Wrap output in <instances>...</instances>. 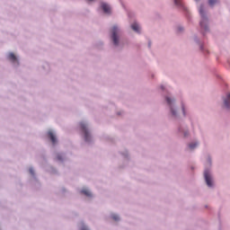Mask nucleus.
Returning a JSON list of instances; mask_svg holds the SVG:
<instances>
[{
	"mask_svg": "<svg viewBox=\"0 0 230 230\" xmlns=\"http://www.w3.org/2000/svg\"><path fill=\"white\" fill-rule=\"evenodd\" d=\"M196 1H199V0H196Z\"/></svg>",
	"mask_w": 230,
	"mask_h": 230,
	"instance_id": "21",
	"label": "nucleus"
},
{
	"mask_svg": "<svg viewBox=\"0 0 230 230\" xmlns=\"http://www.w3.org/2000/svg\"><path fill=\"white\" fill-rule=\"evenodd\" d=\"M183 114H184V108H183Z\"/></svg>",
	"mask_w": 230,
	"mask_h": 230,
	"instance_id": "20",
	"label": "nucleus"
},
{
	"mask_svg": "<svg viewBox=\"0 0 230 230\" xmlns=\"http://www.w3.org/2000/svg\"><path fill=\"white\" fill-rule=\"evenodd\" d=\"M224 104L226 109H230V93H227L226 98L224 100Z\"/></svg>",
	"mask_w": 230,
	"mask_h": 230,
	"instance_id": "7",
	"label": "nucleus"
},
{
	"mask_svg": "<svg viewBox=\"0 0 230 230\" xmlns=\"http://www.w3.org/2000/svg\"><path fill=\"white\" fill-rule=\"evenodd\" d=\"M30 173H31V175H34V174H35V172H33L32 169H30Z\"/></svg>",
	"mask_w": 230,
	"mask_h": 230,
	"instance_id": "18",
	"label": "nucleus"
},
{
	"mask_svg": "<svg viewBox=\"0 0 230 230\" xmlns=\"http://www.w3.org/2000/svg\"><path fill=\"white\" fill-rule=\"evenodd\" d=\"M166 102L168 105H172V99H170V97H166Z\"/></svg>",
	"mask_w": 230,
	"mask_h": 230,
	"instance_id": "14",
	"label": "nucleus"
},
{
	"mask_svg": "<svg viewBox=\"0 0 230 230\" xmlns=\"http://www.w3.org/2000/svg\"><path fill=\"white\" fill-rule=\"evenodd\" d=\"M8 58L11 60V62H18L17 57H15V54L13 53H10Z\"/></svg>",
	"mask_w": 230,
	"mask_h": 230,
	"instance_id": "8",
	"label": "nucleus"
},
{
	"mask_svg": "<svg viewBox=\"0 0 230 230\" xmlns=\"http://www.w3.org/2000/svg\"><path fill=\"white\" fill-rule=\"evenodd\" d=\"M174 4L176 6H182V2H181V0H174Z\"/></svg>",
	"mask_w": 230,
	"mask_h": 230,
	"instance_id": "13",
	"label": "nucleus"
},
{
	"mask_svg": "<svg viewBox=\"0 0 230 230\" xmlns=\"http://www.w3.org/2000/svg\"><path fill=\"white\" fill-rule=\"evenodd\" d=\"M102 8L104 13H111V6H109V4L102 3Z\"/></svg>",
	"mask_w": 230,
	"mask_h": 230,
	"instance_id": "6",
	"label": "nucleus"
},
{
	"mask_svg": "<svg viewBox=\"0 0 230 230\" xmlns=\"http://www.w3.org/2000/svg\"><path fill=\"white\" fill-rule=\"evenodd\" d=\"M218 3V0H208L209 6H215Z\"/></svg>",
	"mask_w": 230,
	"mask_h": 230,
	"instance_id": "10",
	"label": "nucleus"
},
{
	"mask_svg": "<svg viewBox=\"0 0 230 230\" xmlns=\"http://www.w3.org/2000/svg\"><path fill=\"white\" fill-rule=\"evenodd\" d=\"M199 13H200L201 19H202V21L200 22L199 24H200L201 28L208 30V25L204 24V21H206V16L204 14V6H202V5L199 7Z\"/></svg>",
	"mask_w": 230,
	"mask_h": 230,
	"instance_id": "3",
	"label": "nucleus"
},
{
	"mask_svg": "<svg viewBox=\"0 0 230 230\" xmlns=\"http://www.w3.org/2000/svg\"><path fill=\"white\" fill-rule=\"evenodd\" d=\"M171 112H172V116H175V110H173V108H171Z\"/></svg>",
	"mask_w": 230,
	"mask_h": 230,
	"instance_id": "17",
	"label": "nucleus"
},
{
	"mask_svg": "<svg viewBox=\"0 0 230 230\" xmlns=\"http://www.w3.org/2000/svg\"><path fill=\"white\" fill-rule=\"evenodd\" d=\"M204 177H205L207 185L208 186V188H211V186H213V181H211V174H209V171L206 170L204 172Z\"/></svg>",
	"mask_w": 230,
	"mask_h": 230,
	"instance_id": "4",
	"label": "nucleus"
},
{
	"mask_svg": "<svg viewBox=\"0 0 230 230\" xmlns=\"http://www.w3.org/2000/svg\"><path fill=\"white\" fill-rule=\"evenodd\" d=\"M80 128L83 134H84V140L89 141V139H91V135H89V131L87 130V126H85V123L81 122Z\"/></svg>",
	"mask_w": 230,
	"mask_h": 230,
	"instance_id": "2",
	"label": "nucleus"
},
{
	"mask_svg": "<svg viewBox=\"0 0 230 230\" xmlns=\"http://www.w3.org/2000/svg\"><path fill=\"white\" fill-rule=\"evenodd\" d=\"M198 146H199L198 143H193V144H190L189 147L190 148V150H193L194 148H197Z\"/></svg>",
	"mask_w": 230,
	"mask_h": 230,
	"instance_id": "11",
	"label": "nucleus"
},
{
	"mask_svg": "<svg viewBox=\"0 0 230 230\" xmlns=\"http://www.w3.org/2000/svg\"><path fill=\"white\" fill-rule=\"evenodd\" d=\"M184 136H185V137H186V136H188V133H185Z\"/></svg>",
	"mask_w": 230,
	"mask_h": 230,
	"instance_id": "19",
	"label": "nucleus"
},
{
	"mask_svg": "<svg viewBox=\"0 0 230 230\" xmlns=\"http://www.w3.org/2000/svg\"><path fill=\"white\" fill-rule=\"evenodd\" d=\"M57 159H58V161H62V155H58Z\"/></svg>",
	"mask_w": 230,
	"mask_h": 230,
	"instance_id": "16",
	"label": "nucleus"
},
{
	"mask_svg": "<svg viewBox=\"0 0 230 230\" xmlns=\"http://www.w3.org/2000/svg\"><path fill=\"white\" fill-rule=\"evenodd\" d=\"M82 193H84V195H86V197H91V191L87 190H83Z\"/></svg>",
	"mask_w": 230,
	"mask_h": 230,
	"instance_id": "12",
	"label": "nucleus"
},
{
	"mask_svg": "<svg viewBox=\"0 0 230 230\" xmlns=\"http://www.w3.org/2000/svg\"><path fill=\"white\" fill-rule=\"evenodd\" d=\"M118 31H119V30L116 27L113 26L111 29V39L113 40V44L114 46H118V44H119V39L118 38Z\"/></svg>",
	"mask_w": 230,
	"mask_h": 230,
	"instance_id": "1",
	"label": "nucleus"
},
{
	"mask_svg": "<svg viewBox=\"0 0 230 230\" xmlns=\"http://www.w3.org/2000/svg\"><path fill=\"white\" fill-rule=\"evenodd\" d=\"M112 218L113 220H116V221L119 220V217L116 215L112 216Z\"/></svg>",
	"mask_w": 230,
	"mask_h": 230,
	"instance_id": "15",
	"label": "nucleus"
},
{
	"mask_svg": "<svg viewBox=\"0 0 230 230\" xmlns=\"http://www.w3.org/2000/svg\"><path fill=\"white\" fill-rule=\"evenodd\" d=\"M48 136L53 145H57V137H55V134L52 133V131L48 132Z\"/></svg>",
	"mask_w": 230,
	"mask_h": 230,
	"instance_id": "5",
	"label": "nucleus"
},
{
	"mask_svg": "<svg viewBox=\"0 0 230 230\" xmlns=\"http://www.w3.org/2000/svg\"><path fill=\"white\" fill-rule=\"evenodd\" d=\"M131 29L134 31H137V33H139V30H140V27L137 23H133L131 25Z\"/></svg>",
	"mask_w": 230,
	"mask_h": 230,
	"instance_id": "9",
	"label": "nucleus"
}]
</instances>
